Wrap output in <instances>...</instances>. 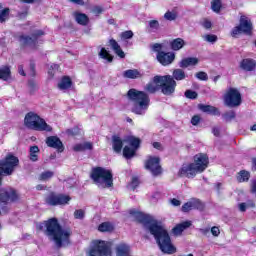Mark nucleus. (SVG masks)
<instances>
[{"label":"nucleus","instance_id":"1","mask_svg":"<svg viewBox=\"0 0 256 256\" xmlns=\"http://www.w3.org/2000/svg\"><path fill=\"white\" fill-rule=\"evenodd\" d=\"M130 214L143 225L145 231H148L153 235L162 253H166L167 255L177 253V248H175L171 242L169 232H167V229H165V227H163V225H161V223L153 216L135 211H130Z\"/></svg>","mask_w":256,"mask_h":256},{"label":"nucleus","instance_id":"2","mask_svg":"<svg viewBox=\"0 0 256 256\" xmlns=\"http://www.w3.org/2000/svg\"><path fill=\"white\" fill-rule=\"evenodd\" d=\"M19 165V158L13 154H8L4 159L0 160V187L3 184V175H13L15 168ZM19 199L17 191L9 189H0V208L5 209V205L13 203Z\"/></svg>","mask_w":256,"mask_h":256},{"label":"nucleus","instance_id":"3","mask_svg":"<svg viewBox=\"0 0 256 256\" xmlns=\"http://www.w3.org/2000/svg\"><path fill=\"white\" fill-rule=\"evenodd\" d=\"M37 229H39V231H44L48 239L54 241L58 249L65 247V245H69V239L71 238V235H73L71 228L61 227L57 218H51L43 223L37 224Z\"/></svg>","mask_w":256,"mask_h":256},{"label":"nucleus","instance_id":"4","mask_svg":"<svg viewBox=\"0 0 256 256\" xmlns=\"http://www.w3.org/2000/svg\"><path fill=\"white\" fill-rule=\"evenodd\" d=\"M176 87L177 81L171 75H156L153 77L152 82L145 85L144 90L146 93L154 94L160 89L163 95L169 97L175 93Z\"/></svg>","mask_w":256,"mask_h":256},{"label":"nucleus","instance_id":"5","mask_svg":"<svg viewBox=\"0 0 256 256\" xmlns=\"http://www.w3.org/2000/svg\"><path fill=\"white\" fill-rule=\"evenodd\" d=\"M129 101L132 102L131 111L134 115H145L149 111V105H151V98L145 91H139L135 88L130 89L127 92Z\"/></svg>","mask_w":256,"mask_h":256},{"label":"nucleus","instance_id":"6","mask_svg":"<svg viewBox=\"0 0 256 256\" xmlns=\"http://www.w3.org/2000/svg\"><path fill=\"white\" fill-rule=\"evenodd\" d=\"M209 166L207 154H197L194 156V162L183 165L178 171V177H187L193 179L198 173H203Z\"/></svg>","mask_w":256,"mask_h":256},{"label":"nucleus","instance_id":"7","mask_svg":"<svg viewBox=\"0 0 256 256\" xmlns=\"http://www.w3.org/2000/svg\"><path fill=\"white\" fill-rule=\"evenodd\" d=\"M91 179L100 189H109L113 185V173L103 167L93 168Z\"/></svg>","mask_w":256,"mask_h":256},{"label":"nucleus","instance_id":"8","mask_svg":"<svg viewBox=\"0 0 256 256\" xmlns=\"http://www.w3.org/2000/svg\"><path fill=\"white\" fill-rule=\"evenodd\" d=\"M24 125L28 129H33L34 131H53V128L45 122L43 118H40L34 112H28L24 118Z\"/></svg>","mask_w":256,"mask_h":256},{"label":"nucleus","instance_id":"9","mask_svg":"<svg viewBox=\"0 0 256 256\" xmlns=\"http://www.w3.org/2000/svg\"><path fill=\"white\" fill-rule=\"evenodd\" d=\"M252 31L253 23L251 22V19H249L247 16H241L240 24L232 29L231 36L237 37V35H241V33H244L245 35H251Z\"/></svg>","mask_w":256,"mask_h":256},{"label":"nucleus","instance_id":"10","mask_svg":"<svg viewBox=\"0 0 256 256\" xmlns=\"http://www.w3.org/2000/svg\"><path fill=\"white\" fill-rule=\"evenodd\" d=\"M241 103V92L237 88H229L224 95V104L226 107H239Z\"/></svg>","mask_w":256,"mask_h":256},{"label":"nucleus","instance_id":"11","mask_svg":"<svg viewBox=\"0 0 256 256\" xmlns=\"http://www.w3.org/2000/svg\"><path fill=\"white\" fill-rule=\"evenodd\" d=\"M88 256H111V247L105 241H95L94 246L88 252Z\"/></svg>","mask_w":256,"mask_h":256},{"label":"nucleus","instance_id":"12","mask_svg":"<svg viewBox=\"0 0 256 256\" xmlns=\"http://www.w3.org/2000/svg\"><path fill=\"white\" fill-rule=\"evenodd\" d=\"M69 201H71V196L55 194L53 192L48 194L45 199L47 205H51L52 207H55L57 205H69Z\"/></svg>","mask_w":256,"mask_h":256},{"label":"nucleus","instance_id":"13","mask_svg":"<svg viewBox=\"0 0 256 256\" xmlns=\"http://www.w3.org/2000/svg\"><path fill=\"white\" fill-rule=\"evenodd\" d=\"M43 35H45L43 30H35L31 36H19L18 41L22 46L29 45L30 47H35L39 43V38L43 37Z\"/></svg>","mask_w":256,"mask_h":256},{"label":"nucleus","instance_id":"14","mask_svg":"<svg viewBox=\"0 0 256 256\" xmlns=\"http://www.w3.org/2000/svg\"><path fill=\"white\" fill-rule=\"evenodd\" d=\"M161 159L159 157H153L150 156L148 158V161L145 162V169L150 171L154 177H157V175H161L162 168H161Z\"/></svg>","mask_w":256,"mask_h":256},{"label":"nucleus","instance_id":"15","mask_svg":"<svg viewBox=\"0 0 256 256\" xmlns=\"http://www.w3.org/2000/svg\"><path fill=\"white\" fill-rule=\"evenodd\" d=\"M157 61L163 65V67H167L175 61V53L173 52H159L156 55Z\"/></svg>","mask_w":256,"mask_h":256},{"label":"nucleus","instance_id":"16","mask_svg":"<svg viewBox=\"0 0 256 256\" xmlns=\"http://www.w3.org/2000/svg\"><path fill=\"white\" fill-rule=\"evenodd\" d=\"M203 207V203L199 199H191L182 206V211L183 213H189V211H193V209L203 211Z\"/></svg>","mask_w":256,"mask_h":256},{"label":"nucleus","instance_id":"17","mask_svg":"<svg viewBox=\"0 0 256 256\" xmlns=\"http://www.w3.org/2000/svg\"><path fill=\"white\" fill-rule=\"evenodd\" d=\"M46 144L48 147H52L53 149H57L59 153H63V150L65 149L63 147V142H61V139L57 136H49L46 139Z\"/></svg>","mask_w":256,"mask_h":256},{"label":"nucleus","instance_id":"18","mask_svg":"<svg viewBox=\"0 0 256 256\" xmlns=\"http://www.w3.org/2000/svg\"><path fill=\"white\" fill-rule=\"evenodd\" d=\"M255 68H256V61L251 58L243 59L240 62V69H242V71L251 72V71H254Z\"/></svg>","mask_w":256,"mask_h":256},{"label":"nucleus","instance_id":"19","mask_svg":"<svg viewBox=\"0 0 256 256\" xmlns=\"http://www.w3.org/2000/svg\"><path fill=\"white\" fill-rule=\"evenodd\" d=\"M116 256H131V246L120 243L116 246Z\"/></svg>","mask_w":256,"mask_h":256},{"label":"nucleus","instance_id":"20","mask_svg":"<svg viewBox=\"0 0 256 256\" xmlns=\"http://www.w3.org/2000/svg\"><path fill=\"white\" fill-rule=\"evenodd\" d=\"M199 59L195 57H188L184 58L179 62V67L181 69H187V67H195V65H198Z\"/></svg>","mask_w":256,"mask_h":256},{"label":"nucleus","instance_id":"21","mask_svg":"<svg viewBox=\"0 0 256 256\" xmlns=\"http://www.w3.org/2000/svg\"><path fill=\"white\" fill-rule=\"evenodd\" d=\"M73 17H74L76 23H78V25H82L83 27L89 25V16H87V14L80 13V12H74Z\"/></svg>","mask_w":256,"mask_h":256},{"label":"nucleus","instance_id":"22","mask_svg":"<svg viewBox=\"0 0 256 256\" xmlns=\"http://www.w3.org/2000/svg\"><path fill=\"white\" fill-rule=\"evenodd\" d=\"M189 227H191V221L182 222L172 229V233L177 237L181 235V233H183L185 229H189Z\"/></svg>","mask_w":256,"mask_h":256},{"label":"nucleus","instance_id":"23","mask_svg":"<svg viewBox=\"0 0 256 256\" xmlns=\"http://www.w3.org/2000/svg\"><path fill=\"white\" fill-rule=\"evenodd\" d=\"M109 45L111 49L114 50V53H116V55L120 57V59H125V52H123V50L121 49V46L119 45V43L115 41V39H110Z\"/></svg>","mask_w":256,"mask_h":256},{"label":"nucleus","instance_id":"24","mask_svg":"<svg viewBox=\"0 0 256 256\" xmlns=\"http://www.w3.org/2000/svg\"><path fill=\"white\" fill-rule=\"evenodd\" d=\"M112 147L115 153H121L123 149V140L118 135L112 136Z\"/></svg>","mask_w":256,"mask_h":256},{"label":"nucleus","instance_id":"25","mask_svg":"<svg viewBox=\"0 0 256 256\" xmlns=\"http://www.w3.org/2000/svg\"><path fill=\"white\" fill-rule=\"evenodd\" d=\"M172 51H181L185 47V40L182 38H176L170 42Z\"/></svg>","mask_w":256,"mask_h":256},{"label":"nucleus","instance_id":"26","mask_svg":"<svg viewBox=\"0 0 256 256\" xmlns=\"http://www.w3.org/2000/svg\"><path fill=\"white\" fill-rule=\"evenodd\" d=\"M125 79H139L141 78V72L137 69H130L123 72Z\"/></svg>","mask_w":256,"mask_h":256},{"label":"nucleus","instance_id":"27","mask_svg":"<svg viewBox=\"0 0 256 256\" xmlns=\"http://www.w3.org/2000/svg\"><path fill=\"white\" fill-rule=\"evenodd\" d=\"M71 85H73L71 78L64 76L58 83V89H60V91H65L67 89H70Z\"/></svg>","mask_w":256,"mask_h":256},{"label":"nucleus","instance_id":"28","mask_svg":"<svg viewBox=\"0 0 256 256\" xmlns=\"http://www.w3.org/2000/svg\"><path fill=\"white\" fill-rule=\"evenodd\" d=\"M199 109H201L203 113H209L210 115H221V112H219V109L211 105L201 104L199 106Z\"/></svg>","mask_w":256,"mask_h":256},{"label":"nucleus","instance_id":"29","mask_svg":"<svg viewBox=\"0 0 256 256\" xmlns=\"http://www.w3.org/2000/svg\"><path fill=\"white\" fill-rule=\"evenodd\" d=\"M0 79H2V81H9V79H11V68H9V66L0 68Z\"/></svg>","mask_w":256,"mask_h":256},{"label":"nucleus","instance_id":"30","mask_svg":"<svg viewBox=\"0 0 256 256\" xmlns=\"http://www.w3.org/2000/svg\"><path fill=\"white\" fill-rule=\"evenodd\" d=\"M173 76L172 79L175 81H183L186 79L187 75L185 74V71L183 69H175L172 73Z\"/></svg>","mask_w":256,"mask_h":256},{"label":"nucleus","instance_id":"31","mask_svg":"<svg viewBox=\"0 0 256 256\" xmlns=\"http://www.w3.org/2000/svg\"><path fill=\"white\" fill-rule=\"evenodd\" d=\"M125 143H128L133 149H139V145H141V140L139 138H135L133 136L128 137L124 140Z\"/></svg>","mask_w":256,"mask_h":256},{"label":"nucleus","instance_id":"32","mask_svg":"<svg viewBox=\"0 0 256 256\" xmlns=\"http://www.w3.org/2000/svg\"><path fill=\"white\" fill-rule=\"evenodd\" d=\"M113 229V224H111L110 222H103L98 227V230L101 231V233H111Z\"/></svg>","mask_w":256,"mask_h":256},{"label":"nucleus","instance_id":"33","mask_svg":"<svg viewBox=\"0 0 256 256\" xmlns=\"http://www.w3.org/2000/svg\"><path fill=\"white\" fill-rule=\"evenodd\" d=\"M99 57H100V59H104L108 63L113 62V56H111V54H109V51H107V49H105V48H101V50L99 52Z\"/></svg>","mask_w":256,"mask_h":256},{"label":"nucleus","instance_id":"34","mask_svg":"<svg viewBox=\"0 0 256 256\" xmlns=\"http://www.w3.org/2000/svg\"><path fill=\"white\" fill-rule=\"evenodd\" d=\"M249 177H251V175L248 171L241 170L237 175V181L239 183H245V181H249Z\"/></svg>","mask_w":256,"mask_h":256},{"label":"nucleus","instance_id":"35","mask_svg":"<svg viewBox=\"0 0 256 256\" xmlns=\"http://www.w3.org/2000/svg\"><path fill=\"white\" fill-rule=\"evenodd\" d=\"M136 151H137V149H135V148L125 146L124 149H123V155L126 159H131V157L135 156Z\"/></svg>","mask_w":256,"mask_h":256},{"label":"nucleus","instance_id":"36","mask_svg":"<svg viewBox=\"0 0 256 256\" xmlns=\"http://www.w3.org/2000/svg\"><path fill=\"white\" fill-rule=\"evenodd\" d=\"M39 153V146H31L30 147V161H38L39 156L37 155Z\"/></svg>","mask_w":256,"mask_h":256},{"label":"nucleus","instance_id":"37","mask_svg":"<svg viewBox=\"0 0 256 256\" xmlns=\"http://www.w3.org/2000/svg\"><path fill=\"white\" fill-rule=\"evenodd\" d=\"M202 39L203 41H206V43H217V35L215 34H205V35H202Z\"/></svg>","mask_w":256,"mask_h":256},{"label":"nucleus","instance_id":"38","mask_svg":"<svg viewBox=\"0 0 256 256\" xmlns=\"http://www.w3.org/2000/svg\"><path fill=\"white\" fill-rule=\"evenodd\" d=\"M9 8H4L0 10V23H5L9 19Z\"/></svg>","mask_w":256,"mask_h":256},{"label":"nucleus","instance_id":"39","mask_svg":"<svg viewBox=\"0 0 256 256\" xmlns=\"http://www.w3.org/2000/svg\"><path fill=\"white\" fill-rule=\"evenodd\" d=\"M211 9L214 13H219L221 11V0H213L211 2Z\"/></svg>","mask_w":256,"mask_h":256},{"label":"nucleus","instance_id":"40","mask_svg":"<svg viewBox=\"0 0 256 256\" xmlns=\"http://www.w3.org/2000/svg\"><path fill=\"white\" fill-rule=\"evenodd\" d=\"M164 19H166V21H175V19H177V12H175V11H167L164 14Z\"/></svg>","mask_w":256,"mask_h":256},{"label":"nucleus","instance_id":"41","mask_svg":"<svg viewBox=\"0 0 256 256\" xmlns=\"http://www.w3.org/2000/svg\"><path fill=\"white\" fill-rule=\"evenodd\" d=\"M53 177L52 171H46L40 175V181H47V179H51Z\"/></svg>","mask_w":256,"mask_h":256},{"label":"nucleus","instance_id":"42","mask_svg":"<svg viewBox=\"0 0 256 256\" xmlns=\"http://www.w3.org/2000/svg\"><path fill=\"white\" fill-rule=\"evenodd\" d=\"M185 97L187 99H197L198 94H197V92H195L193 90H186Z\"/></svg>","mask_w":256,"mask_h":256},{"label":"nucleus","instance_id":"43","mask_svg":"<svg viewBox=\"0 0 256 256\" xmlns=\"http://www.w3.org/2000/svg\"><path fill=\"white\" fill-rule=\"evenodd\" d=\"M195 77L198 78L200 81H207L209 79L207 73L203 71L196 73Z\"/></svg>","mask_w":256,"mask_h":256},{"label":"nucleus","instance_id":"44","mask_svg":"<svg viewBox=\"0 0 256 256\" xmlns=\"http://www.w3.org/2000/svg\"><path fill=\"white\" fill-rule=\"evenodd\" d=\"M75 219H85V210L79 209L74 212Z\"/></svg>","mask_w":256,"mask_h":256},{"label":"nucleus","instance_id":"45","mask_svg":"<svg viewBox=\"0 0 256 256\" xmlns=\"http://www.w3.org/2000/svg\"><path fill=\"white\" fill-rule=\"evenodd\" d=\"M122 39H133V31L127 30L121 33Z\"/></svg>","mask_w":256,"mask_h":256},{"label":"nucleus","instance_id":"46","mask_svg":"<svg viewBox=\"0 0 256 256\" xmlns=\"http://www.w3.org/2000/svg\"><path fill=\"white\" fill-rule=\"evenodd\" d=\"M28 87L31 91H37V89H39V85H37V82L35 80H30L28 82Z\"/></svg>","mask_w":256,"mask_h":256},{"label":"nucleus","instance_id":"47","mask_svg":"<svg viewBox=\"0 0 256 256\" xmlns=\"http://www.w3.org/2000/svg\"><path fill=\"white\" fill-rule=\"evenodd\" d=\"M149 27H150V29L157 31V29H159V21H157V20L149 21Z\"/></svg>","mask_w":256,"mask_h":256},{"label":"nucleus","instance_id":"48","mask_svg":"<svg viewBox=\"0 0 256 256\" xmlns=\"http://www.w3.org/2000/svg\"><path fill=\"white\" fill-rule=\"evenodd\" d=\"M212 133L214 137H221V128L219 126H214L212 128Z\"/></svg>","mask_w":256,"mask_h":256},{"label":"nucleus","instance_id":"49","mask_svg":"<svg viewBox=\"0 0 256 256\" xmlns=\"http://www.w3.org/2000/svg\"><path fill=\"white\" fill-rule=\"evenodd\" d=\"M235 115V111H229L224 114V117L227 121H231V119H235Z\"/></svg>","mask_w":256,"mask_h":256},{"label":"nucleus","instance_id":"50","mask_svg":"<svg viewBox=\"0 0 256 256\" xmlns=\"http://www.w3.org/2000/svg\"><path fill=\"white\" fill-rule=\"evenodd\" d=\"M137 187H139V179L133 178L132 182L130 184V188L132 189V191H135V189H137Z\"/></svg>","mask_w":256,"mask_h":256},{"label":"nucleus","instance_id":"51","mask_svg":"<svg viewBox=\"0 0 256 256\" xmlns=\"http://www.w3.org/2000/svg\"><path fill=\"white\" fill-rule=\"evenodd\" d=\"M153 51H155L156 53H163V51L161 49H163V45L159 44V43H155L152 46Z\"/></svg>","mask_w":256,"mask_h":256},{"label":"nucleus","instance_id":"52","mask_svg":"<svg viewBox=\"0 0 256 256\" xmlns=\"http://www.w3.org/2000/svg\"><path fill=\"white\" fill-rule=\"evenodd\" d=\"M211 233L214 237H219L221 231L219 230V227L214 226L211 228Z\"/></svg>","mask_w":256,"mask_h":256},{"label":"nucleus","instance_id":"53","mask_svg":"<svg viewBox=\"0 0 256 256\" xmlns=\"http://www.w3.org/2000/svg\"><path fill=\"white\" fill-rule=\"evenodd\" d=\"M250 189L251 193H256V179H252L250 181Z\"/></svg>","mask_w":256,"mask_h":256},{"label":"nucleus","instance_id":"54","mask_svg":"<svg viewBox=\"0 0 256 256\" xmlns=\"http://www.w3.org/2000/svg\"><path fill=\"white\" fill-rule=\"evenodd\" d=\"M238 209H239V211H241V213H245V211H247V204H245V202L240 203L238 205Z\"/></svg>","mask_w":256,"mask_h":256},{"label":"nucleus","instance_id":"55","mask_svg":"<svg viewBox=\"0 0 256 256\" xmlns=\"http://www.w3.org/2000/svg\"><path fill=\"white\" fill-rule=\"evenodd\" d=\"M200 121H201V117H199V116H194V117L191 119L192 125H199Z\"/></svg>","mask_w":256,"mask_h":256},{"label":"nucleus","instance_id":"56","mask_svg":"<svg viewBox=\"0 0 256 256\" xmlns=\"http://www.w3.org/2000/svg\"><path fill=\"white\" fill-rule=\"evenodd\" d=\"M202 26L204 27V29H211V27H212L211 21L204 20L202 23Z\"/></svg>","mask_w":256,"mask_h":256},{"label":"nucleus","instance_id":"57","mask_svg":"<svg viewBox=\"0 0 256 256\" xmlns=\"http://www.w3.org/2000/svg\"><path fill=\"white\" fill-rule=\"evenodd\" d=\"M171 205H173V207H179L181 205V202L179 200H177L176 198H173L170 200Z\"/></svg>","mask_w":256,"mask_h":256},{"label":"nucleus","instance_id":"58","mask_svg":"<svg viewBox=\"0 0 256 256\" xmlns=\"http://www.w3.org/2000/svg\"><path fill=\"white\" fill-rule=\"evenodd\" d=\"M83 145V147H84V151L85 150H89V151H91V149H93V144L91 143V142H85L84 144H82Z\"/></svg>","mask_w":256,"mask_h":256},{"label":"nucleus","instance_id":"59","mask_svg":"<svg viewBox=\"0 0 256 256\" xmlns=\"http://www.w3.org/2000/svg\"><path fill=\"white\" fill-rule=\"evenodd\" d=\"M246 208H255V202L253 200H248L247 202H245Z\"/></svg>","mask_w":256,"mask_h":256},{"label":"nucleus","instance_id":"60","mask_svg":"<svg viewBox=\"0 0 256 256\" xmlns=\"http://www.w3.org/2000/svg\"><path fill=\"white\" fill-rule=\"evenodd\" d=\"M70 3H74L75 5H85V1L84 0H69Z\"/></svg>","mask_w":256,"mask_h":256},{"label":"nucleus","instance_id":"61","mask_svg":"<svg viewBox=\"0 0 256 256\" xmlns=\"http://www.w3.org/2000/svg\"><path fill=\"white\" fill-rule=\"evenodd\" d=\"M92 11L95 15H101V13H103V9H101V7H95Z\"/></svg>","mask_w":256,"mask_h":256},{"label":"nucleus","instance_id":"62","mask_svg":"<svg viewBox=\"0 0 256 256\" xmlns=\"http://www.w3.org/2000/svg\"><path fill=\"white\" fill-rule=\"evenodd\" d=\"M74 151H85L83 144H77L74 146Z\"/></svg>","mask_w":256,"mask_h":256},{"label":"nucleus","instance_id":"63","mask_svg":"<svg viewBox=\"0 0 256 256\" xmlns=\"http://www.w3.org/2000/svg\"><path fill=\"white\" fill-rule=\"evenodd\" d=\"M30 77H35V64L30 65Z\"/></svg>","mask_w":256,"mask_h":256},{"label":"nucleus","instance_id":"64","mask_svg":"<svg viewBox=\"0 0 256 256\" xmlns=\"http://www.w3.org/2000/svg\"><path fill=\"white\" fill-rule=\"evenodd\" d=\"M18 73L22 75V77H25V70L23 69V65L18 66Z\"/></svg>","mask_w":256,"mask_h":256}]
</instances>
